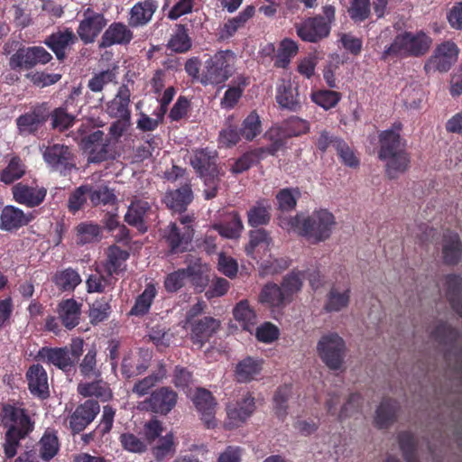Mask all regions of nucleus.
<instances>
[{"label": "nucleus", "mask_w": 462, "mask_h": 462, "mask_svg": "<svg viewBox=\"0 0 462 462\" xmlns=\"http://www.w3.org/2000/svg\"><path fill=\"white\" fill-rule=\"evenodd\" d=\"M52 60V55L42 46L21 45L8 60L9 68L18 73H30L38 66H43Z\"/></svg>", "instance_id": "obj_8"}, {"label": "nucleus", "mask_w": 462, "mask_h": 462, "mask_svg": "<svg viewBox=\"0 0 462 462\" xmlns=\"http://www.w3.org/2000/svg\"><path fill=\"white\" fill-rule=\"evenodd\" d=\"M88 126L81 125L78 129L80 137L79 145L83 152L88 154V162L90 163H100L113 158L110 138L105 135L101 130H95L87 134Z\"/></svg>", "instance_id": "obj_6"}, {"label": "nucleus", "mask_w": 462, "mask_h": 462, "mask_svg": "<svg viewBox=\"0 0 462 462\" xmlns=\"http://www.w3.org/2000/svg\"><path fill=\"white\" fill-rule=\"evenodd\" d=\"M151 211L149 202L135 199H134L127 208L125 216V221L135 227L140 233H145L148 230L146 224V217Z\"/></svg>", "instance_id": "obj_31"}, {"label": "nucleus", "mask_w": 462, "mask_h": 462, "mask_svg": "<svg viewBox=\"0 0 462 462\" xmlns=\"http://www.w3.org/2000/svg\"><path fill=\"white\" fill-rule=\"evenodd\" d=\"M402 124H393L391 129L379 134L378 157L385 162V174L391 179H397L410 166L411 157L406 151V141L401 137Z\"/></svg>", "instance_id": "obj_1"}, {"label": "nucleus", "mask_w": 462, "mask_h": 462, "mask_svg": "<svg viewBox=\"0 0 462 462\" xmlns=\"http://www.w3.org/2000/svg\"><path fill=\"white\" fill-rule=\"evenodd\" d=\"M459 50L456 43L452 42H444L437 46L433 54L424 65L427 73L438 70L447 72L457 61Z\"/></svg>", "instance_id": "obj_14"}, {"label": "nucleus", "mask_w": 462, "mask_h": 462, "mask_svg": "<svg viewBox=\"0 0 462 462\" xmlns=\"http://www.w3.org/2000/svg\"><path fill=\"white\" fill-rule=\"evenodd\" d=\"M42 157L51 171L59 172L61 176H67L76 169V156L68 145L50 144L45 147Z\"/></svg>", "instance_id": "obj_11"}, {"label": "nucleus", "mask_w": 462, "mask_h": 462, "mask_svg": "<svg viewBox=\"0 0 462 462\" xmlns=\"http://www.w3.org/2000/svg\"><path fill=\"white\" fill-rule=\"evenodd\" d=\"M218 233L226 238H236L243 229V223L237 212H232L227 218L216 226Z\"/></svg>", "instance_id": "obj_57"}, {"label": "nucleus", "mask_w": 462, "mask_h": 462, "mask_svg": "<svg viewBox=\"0 0 462 462\" xmlns=\"http://www.w3.org/2000/svg\"><path fill=\"white\" fill-rule=\"evenodd\" d=\"M341 98V93L331 89H319L310 94L311 101L325 110L334 108Z\"/></svg>", "instance_id": "obj_58"}, {"label": "nucleus", "mask_w": 462, "mask_h": 462, "mask_svg": "<svg viewBox=\"0 0 462 462\" xmlns=\"http://www.w3.org/2000/svg\"><path fill=\"white\" fill-rule=\"evenodd\" d=\"M75 235L78 245L98 242L102 237V227L91 221L80 222L75 227Z\"/></svg>", "instance_id": "obj_42"}, {"label": "nucleus", "mask_w": 462, "mask_h": 462, "mask_svg": "<svg viewBox=\"0 0 462 462\" xmlns=\"http://www.w3.org/2000/svg\"><path fill=\"white\" fill-rule=\"evenodd\" d=\"M189 162L205 185L219 182L222 174L217 164L216 151L208 148L196 149L189 158Z\"/></svg>", "instance_id": "obj_9"}, {"label": "nucleus", "mask_w": 462, "mask_h": 462, "mask_svg": "<svg viewBox=\"0 0 462 462\" xmlns=\"http://www.w3.org/2000/svg\"><path fill=\"white\" fill-rule=\"evenodd\" d=\"M317 352L321 361L330 370H339L345 359L346 344L337 333H328L319 340Z\"/></svg>", "instance_id": "obj_10"}, {"label": "nucleus", "mask_w": 462, "mask_h": 462, "mask_svg": "<svg viewBox=\"0 0 462 462\" xmlns=\"http://www.w3.org/2000/svg\"><path fill=\"white\" fill-rule=\"evenodd\" d=\"M292 394V386L283 384L276 390L273 395V410L280 420H284L288 414V402Z\"/></svg>", "instance_id": "obj_56"}, {"label": "nucleus", "mask_w": 462, "mask_h": 462, "mask_svg": "<svg viewBox=\"0 0 462 462\" xmlns=\"http://www.w3.org/2000/svg\"><path fill=\"white\" fill-rule=\"evenodd\" d=\"M446 296L452 310L462 317V277L450 273L445 277Z\"/></svg>", "instance_id": "obj_39"}, {"label": "nucleus", "mask_w": 462, "mask_h": 462, "mask_svg": "<svg viewBox=\"0 0 462 462\" xmlns=\"http://www.w3.org/2000/svg\"><path fill=\"white\" fill-rule=\"evenodd\" d=\"M290 227L311 245L330 238L337 226L336 217L326 208L313 210L310 215L297 213L288 222Z\"/></svg>", "instance_id": "obj_2"}, {"label": "nucleus", "mask_w": 462, "mask_h": 462, "mask_svg": "<svg viewBox=\"0 0 462 462\" xmlns=\"http://www.w3.org/2000/svg\"><path fill=\"white\" fill-rule=\"evenodd\" d=\"M400 449L406 462H420L417 456V440L413 433L408 430L399 432L397 436Z\"/></svg>", "instance_id": "obj_54"}, {"label": "nucleus", "mask_w": 462, "mask_h": 462, "mask_svg": "<svg viewBox=\"0 0 462 462\" xmlns=\"http://www.w3.org/2000/svg\"><path fill=\"white\" fill-rule=\"evenodd\" d=\"M233 315L245 330L251 331L256 324L255 311L251 308L247 300H242L236 303L233 310Z\"/></svg>", "instance_id": "obj_51"}, {"label": "nucleus", "mask_w": 462, "mask_h": 462, "mask_svg": "<svg viewBox=\"0 0 462 462\" xmlns=\"http://www.w3.org/2000/svg\"><path fill=\"white\" fill-rule=\"evenodd\" d=\"M92 382L79 383L77 392L83 397H96L101 402L109 401L113 394L107 383L101 377L92 379Z\"/></svg>", "instance_id": "obj_38"}, {"label": "nucleus", "mask_w": 462, "mask_h": 462, "mask_svg": "<svg viewBox=\"0 0 462 462\" xmlns=\"http://www.w3.org/2000/svg\"><path fill=\"white\" fill-rule=\"evenodd\" d=\"M441 257L448 266L457 265L462 261V240L458 233L447 230L442 236Z\"/></svg>", "instance_id": "obj_24"}, {"label": "nucleus", "mask_w": 462, "mask_h": 462, "mask_svg": "<svg viewBox=\"0 0 462 462\" xmlns=\"http://www.w3.org/2000/svg\"><path fill=\"white\" fill-rule=\"evenodd\" d=\"M34 218L32 213L25 214L22 209L14 206H5L0 215V229L5 231H15L27 226Z\"/></svg>", "instance_id": "obj_30"}, {"label": "nucleus", "mask_w": 462, "mask_h": 462, "mask_svg": "<svg viewBox=\"0 0 462 462\" xmlns=\"http://www.w3.org/2000/svg\"><path fill=\"white\" fill-rule=\"evenodd\" d=\"M180 221V225L171 223L163 236L171 254L184 252L193 237V228L189 225L190 218L182 217Z\"/></svg>", "instance_id": "obj_12"}, {"label": "nucleus", "mask_w": 462, "mask_h": 462, "mask_svg": "<svg viewBox=\"0 0 462 462\" xmlns=\"http://www.w3.org/2000/svg\"><path fill=\"white\" fill-rule=\"evenodd\" d=\"M167 49L175 53H186L192 47V40L185 24H177L173 34L167 43Z\"/></svg>", "instance_id": "obj_44"}, {"label": "nucleus", "mask_w": 462, "mask_h": 462, "mask_svg": "<svg viewBox=\"0 0 462 462\" xmlns=\"http://www.w3.org/2000/svg\"><path fill=\"white\" fill-rule=\"evenodd\" d=\"M82 304L74 299L61 300L57 306L58 318L61 325L69 330L76 328L80 322Z\"/></svg>", "instance_id": "obj_34"}, {"label": "nucleus", "mask_w": 462, "mask_h": 462, "mask_svg": "<svg viewBox=\"0 0 462 462\" xmlns=\"http://www.w3.org/2000/svg\"><path fill=\"white\" fill-rule=\"evenodd\" d=\"M152 353L148 349L141 348L137 352L125 354L121 363V374L125 379L143 374L151 365Z\"/></svg>", "instance_id": "obj_20"}, {"label": "nucleus", "mask_w": 462, "mask_h": 462, "mask_svg": "<svg viewBox=\"0 0 462 462\" xmlns=\"http://www.w3.org/2000/svg\"><path fill=\"white\" fill-rule=\"evenodd\" d=\"M14 199L28 208H36L40 206L47 196V189L39 186L36 180L31 184L18 182L12 188Z\"/></svg>", "instance_id": "obj_18"}, {"label": "nucleus", "mask_w": 462, "mask_h": 462, "mask_svg": "<svg viewBox=\"0 0 462 462\" xmlns=\"http://www.w3.org/2000/svg\"><path fill=\"white\" fill-rule=\"evenodd\" d=\"M2 412L5 419L13 422L9 429H14L18 436L25 439L33 430V422L24 409L7 404L3 407Z\"/></svg>", "instance_id": "obj_28"}, {"label": "nucleus", "mask_w": 462, "mask_h": 462, "mask_svg": "<svg viewBox=\"0 0 462 462\" xmlns=\"http://www.w3.org/2000/svg\"><path fill=\"white\" fill-rule=\"evenodd\" d=\"M25 378L30 393L42 400L50 396L48 374L40 364L32 365L26 371Z\"/></svg>", "instance_id": "obj_23"}, {"label": "nucleus", "mask_w": 462, "mask_h": 462, "mask_svg": "<svg viewBox=\"0 0 462 462\" xmlns=\"http://www.w3.org/2000/svg\"><path fill=\"white\" fill-rule=\"evenodd\" d=\"M26 171V166L19 156H13L8 164L0 172V181L10 185L20 180Z\"/></svg>", "instance_id": "obj_52"}, {"label": "nucleus", "mask_w": 462, "mask_h": 462, "mask_svg": "<svg viewBox=\"0 0 462 462\" xmlns=\"http://www.w3.org/2000/svg\"><path fill=\"white\" fill-rule=\"evenodd\" d=\"M84 340L79 337L73 338L69 346H42L35 359L45 365L54 366L65 374H69L75 369L76 364L82 356Z\"/></svg>", "instance_id": "obj_4"}, {"label": "nucleus", "mask_w": 462, "mask_h": 462, "mask_svg": "<svg viewBox=\"0 0 462 462\" xmlns=\"http://www.w3.org/2000/svg\"><path fill=\"white\" fill-rule=\"evenodd\" d=\"M177 393L169 386H162L152 391L141 405L143 409L160 415H167L176 406Z\"/></svg>", "instance_id": "obj_13"}, {"label": "nucleus", "mask_w": 462, "mask_h": 462, "mask_svg": "<svg viewBox=\"0 0 462 462\" xmlns=\"http://www.w3.org/2000/svg\"><path fill=\"white\" fill-rule=\"evenodd\" d=\"M280 128L287 137L300 136L310 131V123L299 116H290L282 123Z\"/></svg>", "instance_id": "obj_62"}, {"label": "nucleus", "mask_w": 462, "mask_h": 462, "mask_svg": "<svg viewBox=\"0 0 462 462\" xmlns=\"http://www.w3.org/2000/svg\"><path fill=\"white\" fill-rule=\"evenodd\" d=\"M193 193L189 184H185L180 188L170 191L166 195L168 207L175 211H185L188 205L192 201Z\"/></svg>", "instance_id": "obj_45"}, {"label": "nucleus", "mask_w": 462, "mask_h": 462, "mask_svg": "<svg viewBox=\"0 0 462 462\" xmlns=\"http://www.w3.org/2000/svg\"><path fill=\"white\" fill-rule=\"evenodd\" d=\"M156 295L157 290L155 285L148 283L143 291L135 299L134 304L129 311V315L143 317L147 314Z\"/></svg>", "instance_id": "obj_46"}, {"label": "nucleus", "mask_w": 462, "mask_h": 462, "mask_svg": "<svg viewBox=\"0 0 462 462\" xmlns=\"http://www.w3.org/2000/svg\"><path fill=\"white\" fill-rule=\"evenodd\" d=\"M96 272L97 273L90 274L86 281L88 292L103 293L106 289L113 290L117 279L108 276L98 266L96 267Z\"/></svg>", "instance_id": "obj_47"}, {"label": "nucleus", "mask_w": 462, "mask_h": 462, "mask_svg": "<svg viewBox=\"0 0 462 462\" xmlns=\"http://www.w3.org/2000/svg\"><path fill=\"white\" fill-rule=\"evenodd\" d=\"M89 200L93 207H97L100 204L115 205L117 201V198L114 192V189L108 188L106 185H100L97 188L91 185Z\"/></svg>", "instance_id": "obj_63"}, {"label": "nucleus", "mask_w": 462, "mask_h": 462, "mask_svg": "<svg viewBox=\"0 0 462 462\" xmlns=\"http://www.w3.org/2000/svg\"><path fill=\"white\" fill-rule=\"evenodd\" d=\"M298 52L297 43L290 39H284L275 55L274 67L285 69L291 62V59Z\"/></svg>", "instance_id": "obj_61"}, {"label": "nucleus", "mask_w": 462, "mask_h": 462, "mask_svg": "<svg viewBox=\"0 0 462 462\" xmlns=\"http://www.w3.org/2000/svg\"><path fill=\"white\" fill-rule=\"evenodd\" d=\"M166 367L163 363H160L158 370L144 378L134 383L132 393L138 397H143L150 393V391L161 383L166 377Z\"/></svg>", "instance_id": "obj_41"}, {"label": "nucleus", "mask_w": 462, "mask_h": 462, "mask_svg": "<svg viewBox=\"0 0 462 462\" xmlns=\"http://www.w3.org/2000/svg\"><path fill=\"white\" fill-rule=\"evenodd\" d=\"M243 139L251 142L262 133V123L256 111H252L242 122L239 128Z\"/></svg>", "instance_id": "obj_59"}, {"label": "nucleus", "mask_w": 462, "mask_h": 462, "mask_svg": "<svg viewBox=\"0 0 462 462\" xmlns=\"http://www.w3.org/2000/svg\"><path fill=\"white\" fill-rule=\"evenodd\" d=\"M91 191L90 184H84L76 188L69 196L67 207L70 213L76 214L87 204Z\"/></svg>", "instance_id": "obj_60"}, {"label": "nucleus", "mask_w": 462, "mask_h": 462, "mask_svg": "<svg viewBox=\"0 0 462 462\" xmlns=\"http://www.w3.org/2000/svg\"><path fill=\"white\" fill-rule=\"evenodd\" d=\"M78 38L70 28L59 30L45 38L43 43L55 54L57 60L63 62L66 58V50L77 42Z\"/></svg>", "instance_id": "obj_26"}, {"label": "nucleus", "mask_w": 462, "mask_h": 462, "mask_svg": "<svg viewBox=\"0 0 462 462\" xmlns=\"http://www.w3.org/2000/svg\"><path fill=\"white\" fill-rule=\"evenodd\" d=\"M263 370V360L246 356L240 360L235 368V379L237 383H244L255 380Z\"/></svg>", "instance_id": "obj_35"}, {"label": "nucleus", "mask_w": 462, "mask_h": 462, "mask_svg": "<svg viewBox=\"0 0 462 462\" xmlns=\"http://www.w3.org/2000/svg\"><path fill=\"white\" fill-rule=\"evenodd\" d=\"M97 355L96 347L92 346L79 363V374L85 379H97L102 376L101 370L97 365Z\"/></svg>", "instance_id": "obj_50"}, {"label": "nucleus", "mask_w": 462, "mask_h": 462, "mask_svg": "<svg viewBox=\"0 0 462 462\" xmlns=\"http://www.w3.org/2000/svg\"><path fill=\"white\" fill-rule=\"evenodd\" d=\"M235 54L230 50L217 51L210 56L204 65L200 77L201 84L220 85L233 75Z\"/></svg>", "instance_id": "obj_7"}, {"label": "nucleus", "mask_w": 462, "mask_h": 462, "mask_svg": "<svg viewBox=\"0 0 462 462\" xmlns=\"http://www.w3.org/2000/svg\"><path fill=\"white\" fill-rule=\"evenodd\" d=\"M130 254L128 251L113 245L106 252V259L97 266L110 277L119 275L126 270V261Z\"/></svg>", "instance_id": "obj_25"}, {"label": "nucleus", "mask_w": 462, "mask_h": 462, "mask_svg": "<svg viewBox=\"0 0 462 462\" xmlns=\"http://www.w3.org/2000/svg\"><path fill=\"white\" fill-rule=\"evenodd\" d=\"M275 100L282 109L291 112L301 110L302 104L298 86H293L291 79H281L276 86Z\"/></svg>", "instance_id": "obj_21"}, {"label": "nucleus", "mask_w": 462, "mask_h": 462, "mask_svg": "<svg viewBox=\"0 0 462 462\" xmlns=\"http://www.w3.org/2000/svg\"><path fill=\"white\" fill-rule=\"evenodd\" d=\"M430 337L442 346L453 345L459 337V331L448 322L440 321L431 331Z\"/></svg>", "instance_id": "obj_53"}, {"label": "nucleus", "mask_w": 462, "mask_h": 462, "mask_svg": "<svg viewBox=\"0 0 462 462\" xmlns=\"http://www.w3.org/2000/svg\"><path fill=\"white\" fill-rule=\"evenodd\" d=\"M191 400L206 428H215L217 426L215 417L217 402L211 392L199 387L196 389Z\"/></svg>", "instance_id": "obj_19"}, {"label": "nucleus", "mask_w": 462, "mask_h": 462, "mask_svg": "<svg viewBox=\"0 0 462 462\" xmlns=\"http://www.w3.org/2000/svg\"><path fill=\"white\" fill-rule=\"evenodd\" d=\"M158 9L157 0H143L135 3L129 12L128 24L137 28L146 25Z\"/></svg>", "instance_id": "obj_32"}, {"label": "nucleus", "mask_w": 462, "mask_h": 462, "mask_svg": "<svg viewBox=\"0 0 462 462\" xmlns=\"http://www.w3.org/2000/svg\"><path fill=\"white\" fill-rule=\"evenodd\" d=\"M255 410L254 398L247 393L241 401L236 404L228 405L226 408L227 420L226 422L229 429L241 426Z\"/></svg>", "instance_id": "obj_22"}, {"label": "nucleus", "mask_w": 462, "mask_h": 462, "mask_svg": "<svg viewBox=\"0 0 462 462\" xmlns=\"http://www.w3.org/2000/svg\"><path fill=\"white\" fill-rule=\"evenodd\" d=\"M400 404L396 400L384 398L375 411L374 423L378 429H388L397 420Z\"/></svg>", "instance_id": "obj_37"}, {"label": "nucleus", "mask_w": 462, "mask_h": 462, "mask_svg": "<svg viewBox=\"0 0 462 462\" xmlns=\"http://www.w3.org/2000/svg\"><path fill=\"white\" fill-rule=\"evenodd\" d=\"M51 129L63 133L69 130L76 123V116L68 112L66 106H61L50 110Z\"/></svg>", "instance_id": "obj_49"}, {"label": "nucleus", "mask_w": 462, "mask_h": 462, "mask_svg": "<svg viewBox=\"0 0 462 462\" xmlns=\"http://www.w3.org/2000/svg\"><path fill=\"white\" fill-rule=\"evenodd\" d=\"M190 327V339L199 347H202L206 342L218 329L220 323L212 317H204L188 324Z\"/></svg>", "instance_id": "obj_29"}, {"label": "nucleus", "mask_w": 462, "mask_h": 462, "mask_svg": "<svg viewBox=\"0 0 462 462\" xmlns=\"http://www.w3.org/2000/svg\"><path fill=\"white\" fill-rule=\"evenodd\" d=\"M335 18V7L331 5H325L322 8V14L308 17L295 23L297 35L303 42H319L329 36Z\"/></svg>", "instance_id": "obj_5"}, {"label": "nucleus", "mask_w": 462, "mask_h": 462, "mask_svg": "<svg viewBox=\"0 0 462 462\" xmlns=\"http://www.w3.org/2000/svg\"><path fill=\"white\" fill-rule=\"evenodd\" d=\"M350 295L349 286L340 290L339 287L333 285L327 294L324 310L327 312H338L346 309L349 305Z\"/></svg>", "instance_id": "obj_40"}, {"label": "nucleus", "mask_w": 462, "mask_h": 462, "mask_svg": "<svg viewBox=\"0 0 462 462\" xmlns=\"http://www.w3.org/2000/svg\"><path fill=\"white\" fill-rule=\"evenodd\" d=\"M52 282L60 291L71 292L80 284L81 277L75 269L68 267L57 271Z\"/></svg>", "instance_id": "obj_43"}, {"label": "nucleus", "mask_w": 462, "mask_h": 462, "mask_svg": "<svg viewBox=\"0 0 462 462\" xmlns=\"http://www.w3.org/2000/svg\"><path fill=\"white\" fill-rule=\"evenodd\" d=\"M50 117V106L42 102L34 106L29 112L16 118V125L21 134L35 135Z\"/></svg>", "instance_id": "obj_16"}, {"label": "nucleus", "mask_w": 462, "mask_h": 462, "mask_svg": "<svg viewBox=\"0 0 462 462\" xmlns=\"http://www.w3.org/2000/svg\"><path fill=\"white\" fill-rule=\"evenodd\" d=\"M134 37L133 32L123 23H113L101 37L99 47L107 48L112 45H126Z\"/></svg>", "instance_id": "obj_33"}, {"label": "nucleus", "mask_w": 462, "mask_h": 462, "mask_svg": "<svg viewBox=\"0 0 462 462\" xmlns=\"http://www.w3.org/2000/svg\"><path fill=\"white\" fill-rule=\"evenodd\" d=\"M84 18L80 21L77 33L85 44L95 42L102 30L106 25V20L103 14L97 13L91 8H87L83 13Z\"/></svg>", "instance_id": "obj_17"}, {"label": "nucleus", "mask_w": 462, "mask_h": 462, "mask_svg": "<svg viewBox=\"0 0 462 462\" xmlns=\"http://www.w3.org/2000/svg\"><path fill=\"white\" fill-rule=\"evenodd\" d=\"M303 278L304 274L300 271H292L283 277L280 287L286 294L288 301L291 302L293 295L301 290Z\"/></svg>", "instance_id": "obj_64"}, {"label": "nucleus", "mask_w": 462, "mask_h": 462, "mask_svg": "<svg viewBox=\"0 0 462 462\" xmlns=\"http://www.w3.org/2000/svg\"><path fill=\"white\" fill-rule=\"evenodd\" d=\"M60 447L57 431L48 428L37 442L35 450L42 460L50 462L59 453Z\"/></svg>", "instance_id": "obj_36"}, {"label": "nucleus", "mask_w": 462, "mask_h": 462, "mask_svg": "<svg viewBox=\"0 0 462 462\" xmlns=\"http://www.w3.org/2000/svg\"><path fill=\"white\" fill-rule=\"evenodd\" d=\"M235 82L236 86L229 87L221 99V106L224 108H234L242 97L245 88L249 84L248 79L243 75H239Z\"/></svg>", "instance_id": "obj_55"}, {"label": "nucleus", "mask_w": 462, "mask_h": 462, "mask_svg": "<svg viewBox=\"0 0 462 462\" xmlns=\"http://www.w3.org/2000/svg\"><path fill=\"white\" fill-rule=\"evenodd\" d=\"M131 90L126 84H122L114 98L106 104L105 111L111 118L131 119Z\"/></svg>", "instance_id": "obj_27"}, {"label": "nucleus", "mask_w": 462, "mask_h": 462, "mask_svg": "<svg viewBox=\"0 0 462 462\" xmlns=\"http://www.w3.org/2000/svg\"><path fill=\"white\" fill-rule=\"evenodd\" d=\"M100 411L98 401L88 399L79 404L73 412L68 416L69 429L73 435L83 431Z\"/></svg>", "instance_id": "obj_15"}, {"label": "nucleus", "mask_w": 462, "mask_h": 462, "mask_svg": "<svg viewBox=\"0 0 462 462\" xmlns=\"http://www.w3.org/2000/svg\"><path fill=\"white\" fill-rule=\"evenodd\" d=\"M260 302L270 307L281 308L289 303L286 294L276 283H267L263 286L259 295Z\"/></svg>", "instance_id": "obj_48"}, {"label": "nucleus", "mask_w": 462, "mask_h": 462, "mask_svg": "<svg viewBox=\"0 0 462 462\" xmlns=\"http://www.w3.org/2000/svg\"><path fill=\"white\" fill-rule=\"evenodd\" d=\"M431 43V38L423 31L416 32L405 31L398 33L392 43L385 47L382 53V60L420 58L428 53Z\"/></svg>", "instance_id": "obj_3"}]
</instances>
